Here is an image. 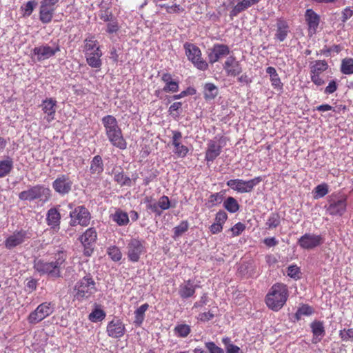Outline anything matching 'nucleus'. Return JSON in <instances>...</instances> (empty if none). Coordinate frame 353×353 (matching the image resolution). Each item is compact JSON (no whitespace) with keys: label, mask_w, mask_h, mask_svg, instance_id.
Here are the masks:
<instances>
[{"label":"nucleus","mask_w":353,"mask_h":353,"mask_svg":"<svg viewBox=\"0 0 353 353\" xmlns=\"http://www.w3.org/2000/svg\"><path fill=\"white\" fill-rule=\"evenodd\" d=\"M101 122L108 139L111 144L120 150L126 149L127 142L123 138L117 119L112 115H106L102 118Z\"/></svg>","instance_id":"obj_1"},{"label":"nucleus","mask_w":353,"mask_h":353,"mask_svg":"<svg viewBox=\"0 0 353 353\" xmlns=\"http://www.w3.org/2000/svg\"><path fill=\"white\" fill-rule=\"evenodd\" d=\"M66 257L61 252L55 256L54 261H46L43 259H35L34 261V269L41 275H47L48 277L55 279L60 278L61 269L65 262Z\"/></svg>","instance_id":"obj_2"},{"label":"nucleus","mask_w":353,"mask_h":353,"mask_svg":"<svg viewBox=\"0 0 353 353\" xmlns=\"http://www.w3.org/2000/svg\"><path fill=\"white\" fill-rule=\"evenodd\" d=\"M288 298V290L283 283L274 284L265 296V303L272 310L277 312L285 304Z\"/></svg>","instance_id":"obj_3"},{"label":"nucleus","mask_w":353,"mask_h":353,"mask_svg":"<svg viewBox=\"0 0 353 353\" xmlns=\"http://www.w3.org/2000/svg\"><path fill=\"white\" fill-rule=\"evenodd\" d=\"M97 291L96 282L90 274L77 281L73 288L74 299L79 301L88 300Z\"/></svg>","instance_id":"obj_4"},{"label":"nucleus","mask_w":353,"mask_h":353,"mask_svg":"<svg viewBox=\"0 0 353 353\" xmlns=\"http://www.w3.org/2000/svg\"><path fill=\"white\" fill-rule=\"evenodd\" d=\"M52 196L51 190L49 188L42 184L35 185H28V189L21 192L19 194V199L23 201H33L39 200L42 202H47Z\"/></svg>","instance_id":"obj_5"},{"label":"nucleus","mask_w":353,"mask_h":353,"mask_svg":"<svg viewBox=\"0 0 353 353\" xmlns=\"http://www.w3.org/2000/svg\"><path fill=\"white\" fill-rule=\"evenodd\" d=\"M347 198L345 195L332 194L327 197L324 208L332 216H342L347 211Z\"/></svg>","instance_id":"obj_6"},{"label":"nucleus","mask_w":353,"mask_h":353,"mask_svg":"<svg viewBox=\"0 0 353 353\" xmlns=\"http://www.w3.org/2000/svg\"><path fill=\"white\" fill-rule=\"evenodd\" d=\"M68 206L69 209L72 210L69 214L70 218V226L75 227L79 225L86 227L90 224L91 214L87 208L84 205H78L73 209L72 203H69Z\"/></svg>","instance_id":"obj_7"},{"label":"nucleus","mask_w":353,"mask_h":353,"mask_svg":"<svg viewBox=\"0 0 353 353\" xmlns=\"http://www.w3.org/2000/svg\"><path fill=\"white\" fill-rule=\"evenodd\" d=\"M185 55L188 59L195 68L201 71L208 68V63L202 58L200 48L194 43L186 42L183 44Z\"/></svg>","instance_id":"obj_8"},{"label":"nucleus","mask_w":353,"mask_h":353,"mask_svg":"<svg viewBox=\"0 0 353 353\" xmlns=\"http://www.w3.org/2000/svg\"><path fill=\"white\" fill-rule=\"evenodd\" d=\"M79 240L83 246V254L85 256H91L96 248L97 232L94 228H88L79 237Z\"/></svg>","instance_id":"obj_9"},{"label":"nucleus","mask_w":353,"mask_h":353,"mask_svg":"<svg viewBox=\"0 0 353 353\" xmlns=\"http://www.w3.org/2000/svg\"><path fill=\"white\" fill-rule=\"evenodd\" d=\"M262 181L261 176H257L250 180L245 181L243 179H230L227 181L226 184L233 190L239 193L251 192L254 188Z\"/></svg>","instance_id":"obj_10"},{"label":"nucleus","mask_w":353,"mask_h":353,"mask_svg":"<svg viewBox=\"0 0 353 353\" xmlns=\"http://www.w3.org/2000/svg\"><path fill=\"white\" fill-rule=\"evenodd\" d=\"M145 241L138 238H132L127 244V256L130 261L136 263L146 252Z\"/></svg>","instance_id":"obj_11"},{"label":"nucleus","mask_w":353,"mask_h":353,"mask_svg":"<svg viewBox=\"0 0 353 353\" xmlns=\"http://www.w3.org/2000/svg\"><path fill=\"white\" fill-rule=\"evenodd\" d=\"M73 181L69 174H61L52 181L54 191L61 196L68 194L72 189Z\"/></svg>","instance_id":"obj_12"},{"label":"nucleus","mask_w":353,"mask_h":353,"mask_svg":"<svg viewBox=\"0 0 353 353\" xmlns=\"http://www.w3.org/2000/svg\"><path fill=\"white\" fill-rule=\"evenodd\" d=\"M54 312V305L50 302H44L39 305L28 316L30 324H37L52 314Z\"/></svg>","instance_id":"obj_13"},{"label":"nucleus","mask_w":353,"mask_h":353,"mask_svg":"<svg viewBox=\"0 0 353 353\" xmlns=\"http://www.w3.org/2000/svg\"><path fill=\"white\" fill-rule=\"evenodd\" d=\"M216 139L217 137L213 140H210L207 143L205 160L208 164L210 162H213L220 155L222 148L225 144V139L223 137H220L218 141L216 140Z\"/></svg>","instance_id":"obj_14"},{"label":"nucleus","mask_w":353,"mask_h":353,"mask_svg":"<svg viewBox=\"0 0 353 353\" xmlns=\"http://www.w3.org/2000/svg\"><path fill=\"white\" fill-rule=\"evenodd\" d=\"M60 51V46L58 43H54L52 46L48 44H42L35 47L32 50V55L37 57L38 61L48 59Z\"/></svg>","instance_id":"obj_15"},{"label":"nucleus","mask_w":353,"mask_h":353,"mask_svg":"<svg viewBox=\"0 0 353 353\" xmlns=\"http://www.w3.org/2000/svg\"><path fill=\"white\" fill-rule=\"evenodd\" d=\"M30 237L31 234L28 230L23 229L16 230L6 239L4 245L7 249L11 250L22 244L26 239Z\"/></svg>","instance_id":"obj_16"},{"label":"nucleus","mask_w":353,"mask_h":353,"mask_svg":"<svg viewBox=\"0 0 353 353\" xmlns=\"http://www.w3.org/2000/svg\"><path fill=\"white\" fill-rule=\"evenodd\" d=\"M323 243V239L321 235L306 233L301 236L298 240V244L305 250H312Z\"/></svg>","instance_id":"obj_17"},{"label":"nucleus","mask_w":353,"mask_h":353,"mask_svg":"<svg viewBox=\"0 0 353 353\" xmlns=\"http://www.w3.org/2000/svg\"><path fill=\"white\" fill-rule=\"evenodd\" d=\"M125 332V324L119 319H113L107 325L106 332L110 337L120 339L124 336Z\"/></svg>","instance_id":"obj_18"},{"label":"nucleus","mask_w":353,"mask_h":353,"mask_svg":"<svg viewBox=\"0 0 353 353\" xmlns=\"http://www.w3.org/2000/svg\"><path fill=\"white\" fill-rule=\"evenodd\" d=\"M230 52V48L227 45L215 43L208 54L209 61L210 63L213 64L217 62L220 59L228 55Z\"/></svg>","instance_id":"obj_19"},{"label":"nucleus","mask_w":353,"mask_h":353,"mask_svg":"<svg viewBox=\"0 0 353 353\" xmlns=\"http://www.w3.org/2000/svg\"><path fill=\"white\" fill-rule=\"evenodd\" d=\"M57 101L53 98L46 99L42 101L41 107L43 113L46 114L44 119L48 123L54 119L56 113Z\"/></svg>","instance_id":"obj_20"},{"label":"nucleus","mask_w":353,"mask_h":353,"mask_svg":"<svg viewBox=\"0 0 353 353\" xmlns=\"http://www.w3.org/2000/svg\"><path fill=\"white\" fill-rule=\"evenodd\" d=\"M223 69L228 76L236 77L242 72L240 63L234 56L228 57L223 64Z\"/></svg>","instance_id":"obj_21"},{"label":"nucleus","mask_w":353,"mask_h":353,"mask_svg":"<svg viewBox=\"0 0 353 353\" xmlns=\"http://www.w3.org/2000/svg\"><path fill=\"white\" fill-rule=\"evenodd\" d=\"M197 287L198 285L194 283L193 280L184 281L179 285V294L183 299L190 298L194 295Z\"/></svg>","instance_id":"obj_22"},{"label":"nucleus","mask_w":353,"mask_h":353,"mask_svg":"<svg viewBox=\"0 0 353 353\" xmlns=\"http://www.w3.org/2000/svg\"><path fill=\"white\" fill-rule=\"evenodd\" d=\"M46 220L51 229L55 231L60 229L61 214L56 208H51L48 210Z\"/></svg>","instance_id":"obj_23"},{"label":"nucleus","mask_w":353,"mask_h":353,"mask_svg":"<svg viewBox=\"0 0 353 353\" xmlns=\"http://www.w3.org/2000/svg\"><path fill=\"white\" fill-rule=\"evenodd\" d=\"M312 332L313 334L312 343L316 344L322 340L325 334V327L323 323L320 321H314L310 324Z\"/></svg>","instance_id":"obj_24"},{"label":"nucleus","mask_w":353,"mask_h":353,"mask_svg":"<svg viewBox=\"0 0 353 353\" xmlns=\"http://www.w3.org/2000/svg\"><path fill=\"white\" fill-rule=\"evenodd\" d=\"M56 8H52L41 1L39 8V19L43 23H49L55 12Z\"/></svg>","instance_id":"obj_25"},{"label":"nucleus","mask_w":353,"mask_h":353,"mask_svg":"<svg viewBox=\"0 0 353 353\" xmlns=\"http://www.w3.org/2000/svg\"><path fill=\"white\" fill-rule=\"evenodd\" d=\"M101 56L102 52L100 47L96 48L92 52L85 54L87 63L92 68H100L102 65Z\"/></svg>","instance_id":"obj_26"},{"label":"nucleus","mask_w":353,"mask_h":353,"mask_svg":"<svg viewBox=\"0 0 353 353\" xmlns=\"http://www.w3.org/2000/svg\"><path fill=\"white\" fill-rule=\"evenodd\" d=\"M289 32V26L287 21L283 19H279L276 22L275 39L281 42L283 41L287 38Z\"/></svg>","instance_id":"obj_27"},{"label":"nucleus","mask_w":353,"mask_h":353,"mask_svg":"<svg viewBox=\"0 0 353 353\" xmlns=\"http://www.w3.org/2000/svg\"><path fill=\"white\" fill-rule=\"evenodd\" d=\"M305 17L309 27V30L315 32L320 21L319 14H317L312 9H307Z\"/></svg>","instance_id":"obj_28"},{"label":"nucleus","mask_w":353,"mask_h":353,"mask_svg":"<svg viewBox=\"0 0 353 353\" xmlns=\"http://www.w3.org/2000/svg\"><path fill=\"white\" fill-rule=\"evenodd\" d=\"M110 218L119 226L127 225L130 221L128 213L119 208L116 209L115 212L110 215Z\"/></svg>","instance_id":"obj_29"},{"label":"nucleus","mask_w":353,"mask_h":353,"mask_svg":"<svg viewBox=\"0 0 353 353\" xmlns=\"http://www.w3.org/2000/svg\"><path fill=\"white\" fill-rule=\"evenodd\" d=\"M14 167L13 159L7 156L4 159L0 161V178H3L8 175Z\"/></svg>","instance_id":"obj_30"},{"label":"nucleus","mask_w":353,"mask_h":353,"mask_svg":"<svg viewBox=\"0 0 353 353\" xmlns=\"http://www.w3.org/2000/svg\"><path fill=\"white\" fill-rule=\"evenodd\" d=\"M90 170L92 174H101L104 170V165L100 155L94 156L91 162Z\"/></svg>","instance_id":"obj_31"},{"label":"nucleus","mask_w":353,"mask_h":353,"mask_svg":"<svg viewBox=\"0 0 353 353\" xmlns=\"http://www.w3.org/2000/svg\"><path fill=\"white\" fill-rule=\"evenodd\" d=\"M219 94L218 88L212 83H206L203 87V97L206 101L213 100Z\"/></svg>","instance_id":"obj_32"},{"label":"nucleus","mask_w":353,"mask_h":353,"mask_svg":"<svg viewBox=\"0 0 353 353\" xmlns=\"http://www.w3.org/2000/svg\"><path fill=\"white\" fill-rule=\"evenodd\" d=\"M310 74H321L328 68V64L325 60H316L310 63Z\"/></svg>","instance_id":"obj_33"},{"label":"nucleus","mask_w":353,"mask_h":353,"mask_svg":"<svg viewBox=\"0 0 353 353\" xmlns=\"http://www.w3.org/2000/svg\"><path fill=\"white\" fill-rule=\"evenodd\" d=\"M149 305L144 303L134 311V323L136 326H141L145 319V313L148 310Z\"/></svg>","instance_id":"obj_34"},{"label":"nucleus","mask_w":353,"mask_h":353,"mask_svg":"<svg viewBox=\"0 0 353 353\" xmlns=\"http://www.w3.org/2000/svg\"><path fill=\"white\" fill-rule=\"evenodd\" d=\"M224 208L230 213H235L239 210V204L232 196L228 197L223 202Z\"/></svg>","instance_id":"obj_35"},{"label":"nucleus","mask_w":353,"mask_h":353,"mask_svg":"<svg viewBox=\"0 0 353 353\" xmlns=\"http://www.w3.org/2000/svg\"><path fill=\"white\" fill-rule=\"evenodd\" d=\"M174 334L180 338L187 337L191 332V327L189 325L181 323L176 325L174 328Z\"/></svg>","instance_id":"obj_36"},{"label":"nucleus","mask_w":353,"mask_h":353,"mask_svg":"<svg viewBox=\"0 0 353 353\" xmlns=\"http://www.w3.org/2000/svg\"><path fill=\"white\" fill-rule=\"evenodd\" d=\"M328 192L329 185L325 183H322L314 188L312 192L313 198L314 199H321L327 194Z\"/></svg>","instance_id":"obj_37"},{"label":"nucleus","mask_w":353,"mask_h":353,"mask_svg":"<svg viewBox=\"0 0 353 353\" xmlns=\"http://www.w3.org/2000/svg\"><path fill=\"white\" fill-rule=\"evenodd\" d=\"M281 223V216L277 212H272L268 216L265 225L270 230L277 228Z\"/></svg>","instance_id":"obj_38"},{"label":"nucleus","mask_w":353,"mask_h":353,"mask_svg":"<svg viewBox=\"0 0 353 353\" xmlns=\"http://www.w3.org/2000/svg\"><path fill=\"white\" fill-rule=\"evenodd\" d=\"M174 147L173 152L179 158H184L186 157L189 152V149L187 146L182 145L181 141L172 143Z\"/></svg>","instance_id":"obj_39"},{"label":"nucleus","mask_w":353,"mask_h":353,"mask_svg":"<svg viewBox=\"0 0 353 353\" xmlns=\"http://www.w3.org/2000/svg\"><path fill=\"white\" fill-rule=\"evenodd\" d=\"M341 72L344 74H353V59L345 58L341 61Z\"/></svg>","instance_id":"obj_40"},{"label":"nucleus","mask_w":353,"mask_h":353,"mask_svg":"<svg viewBox=\"0 0 353 353\" xmlns=\"http://www.w3.org/2000/svg\"><path fill=\"white\" fill-rule=\"evenodd\" d=\"M189 228V223L187 221H182L179 225L173 228L174 234L172 238L174 239H178L183 233L188 231Z\"/></svg>","instance_id":"obj_41"},{"label":"nucleus","mask_w":353,"mask_h":353,"mask_svg":"<svg viewBox=\"0 0 353 353\" xmlns=\"http://www.w3.org/2000/svg\"><path fill=\"white\" fill-rule=\"evenodd\" d=\"M105 312L100 308H94L89 314L88 319L90 321L96 323L101 321L105 318Z\"/></svg>","instance_id":"obj_42"},{"label":"nucleus","mask_w":353,"mask_h":353,"mask_svg":"<svg viewBox=\"0 0 353 353\" xmlns=\"http://www.w3.org/2000/svg\"><path fill=\"white\" fill-rule=\"evenodd\" d=\"M114 179L121 186H131V179L125 176L123 172L115 173L114 176Z\"/></svg>","instance_id":"obj_43"},{"label":"nucleus","mask_w":353,"mask_h":353,"mask_svg":"<svg viewBox=\"0 0 353 353\" xmlns=\"http://www.w3.org/2000/svg\"><path fill=\"white\" fill-rule=\"evenodd\" d=\"M107 254L115 262L119 261L122 258V253L120 249L115 245L109 247L107 250Z\"/></svg>","instance_id":"obj_44"},{"label":"nucleus","mask_w":353,"mask_h":353,"mask_svg":"<svg viewBox=\"0 0 353 353\" xmlns=\"http://www.w3.org/2000/svg\"><path fill=\"white\" fill-rule=\"evenodd\" d=\"M314 309L308 305H303L300 307L296 314L295 317L296 320L301 319L302 316H310L314 313Z\"/></svg>","instance_id":"obj_45"},{"label":"nucleus","mask_w":353,"mask_h":353,"mask_svg":"<svg viewBox=\"0 0 353 353\" xmlns=\"http://www.w3.org/2000/svg\"><path fill=\"white\" fill-rule=\"evenodd\" d=\"M37 3L35 1H29L26 4L21 7V10L23 12V17H30L34 8H36Z\"/></svg>","instance_id":"obj_46"},{"label":"nucleus","mask_w":353,"mask_h":353,"mask_svg":"<svg viewBox=\"0 0 353 353\" xmlns=\"http://www.w3.org/2000/svg\"><path fill=\"white\" fill-rule=\"evenodd\" d=\"M339 335L343 341L353 342V328L341 330Z\"/></svg>","instance_id":"obj_47"},{"label":"nucleus","mask_w":353,"mask_h":353,"mask_svg":"<svg viewBox=\"0 0 353 353\" xmlns=\"http://www.w3.org/2000/svg\"><path fill=\"white\" fill-rule=\"evenodd\" d=\"M224 199V193L223 192H216L212 194L210 197L208 202L212 206L220 204Z\"/></svg>","instance_id":"obj_48"},{"label":"nucleus","mask_w":353,"mask_h":353,"mask_svg":"<svg viewBox=\"0 0 353 353\" xmlns=\"http://www.w3.org/2000/svg\"><path fill=\"white\" fill-rule=\"evenodd\" d=\"M204 345L208 353H224L223 349L212 341H205Z\"/></svg>","instance_id":"obj_49"},{"label":"nucleus","mask_w":353,"mask_h":353,"mask_svg":"<svg viewBox=\"0 0 353 353\" xmlns=\"http://www.w3.org/2000/svg\"><path fill=\"white\" fill-rule=\"evenodd\" d=\"M157 203L161 211L168 210L171 207L170 199L165 195L161 196Z\"/></svg>","instance_id":"obj_50"},{"label":"nucleus","mask_w":353,"mask_h":353,"mask_svg":"<svg viewBox=\"0 0 353 353\" xmlns=\"http://www.w3.org/2000/svg\"><path fill=\"white\" fill-rule=\"evenodd\" d=\"M338 81L336 79L331 80L328 85L324 89V94H331L336 91L338 89Z\"/></svg>","instance_id":"obj_51"},{"label":"nucleus","mask_w":353,"mask_h":353,"mask_svg":"<svg viewBox=\"0 0 353 353\" xmlns=\"http://www.w3.org/2000/svg\"><path fill=\"white\" fill-rule=\"evenodd\" d=\"M287 274L290 277L297 279L299 278V268L296 265H290L288 268Z\"/></svg>","instance_id":"obj_52"},{"label":"nucleus","mask_w":353,"mask_h":353,"mask_svg":"<svg viewBox=\"0 0 353 353\" xmlns=\"http://www.w3.org/2000/svg\"><path fill=\"white\" fill-rule=\"evenodd\" d=\"M182 103L181 102H174L173 103L169 108L168 112L170 114L174 115V112H176V114L175 117H178L179 114L182 111Z\"/></svg>","instance_id":"obj_53"},{"label":"nucleus","mask_w":353,"mask_h":353,"mask_svg":"<svg viewBox=\"0 0 353 353\" xmlns=\"http://www.w3.org/2000/svg\"><path fill=\"white\" fill-rule=\"evenodd\" d=\"M227 219V213L223 210H219L216 214L214 222L223 226Z\"/></svg>","instance_id":"obj_54"},{"label":"nucleus","mask_w":353,"mask_h":353,"mask_svg":"<svg viewBox=\"0 0 353 353\" xmlns=\"http://www.w3.org/2000/svg\"><path fill=\"white\" fill-rule=\"evenodd\" d=\"M179 88L178 82L173 81L165 84L163 90L165 92H176L179 90Z\"/></svg>","instance_id":"obj_55"},{"label":"nucleus","mask_w":353,"mask_h":353,"mask_svg":"<svg viewBox=\"0 0 353 353\" xmlns=\"http://www.w3.org/2000/svg\"><path fill=\"white\" fill-rule=\"evenodd\" d=\"M99 17L104 22H109L113 20V14L108 9L101 10Z\"/></svg>","instance_id":"obj_56"},{"label":"nucleus","mask_w":353,"mask_h":353,"mask_svg":"<svg viewBox=\"0 0 353 353\" xmlns=\"http://www.w3.org/2000/svg\"><path fill=\"white\" fill-rule=\"evenodd\" d=\"M119 29V26L116 20L110 21L107 24V32L112 34L117 32Z\"/></svg>","instance_id":"obj_57"},{"label":"nucleus","mask_w":353,"mask_h":353,"mask_svg":"<svg viewBox=\"0 0 353 353\" xmlns=\"http://www.w3.org/2000/svg\"><path fill=\"white\" fill-rule=\"evenodd\" d=\"M270 81L272 87L275 89L281 90L283 88V83L281 81V79L279 74L274 75L270 77Z\"/></svg>","instance_id":"obj_58"},{"label":"nucleus","mask_w":353,"mask_h":353,"mask_svg":"<svg viewBox=\"0 0 353 353\" xmlns=\"http://www.w3.org/2000/svg\"><path fill=\"white\" fill-rule=\"evenodd\" d=\"M214 317V314L211 312L208 311L206 312H202L199 314L198 316V319L201 322H207L211 319H212Z\"/></svg>","instance_id":"obj_59"},{"label":"nucleus","mask_w":353,"mask_h":353,"mask_svg":"<svg viewBox=\"0 0 353 353\" xmlns=\"http://www.w3.org/2000/svg\"><path fill=\"white\" fill-rule=\"evenodd\" d=\"M245 229V226L243 223L239 222L236 223L232 228L231 231L234 236L239 235Z\"/></svg>","instance_id":"obj_60"},{"label":"nucleus","mask_w":353,"mask_h":353,"mask_svg":"<svg viewBox=\"0 0 353 353\" xmlns=\"http://www.w3.org/2000/svg\"><path fill=\"white\" fill-rule=\"evenodd\" d=\"M146 208L148 210H151V212L155 213L157 216H161L162 214V211L160 210L157 202L149 203Z\"/></svg>","instance_id":"obj_61"},{"label":"nucleus","mask_w":353,"mask_h":353,"mask_svg":"<svg viewBox=\"0 0 353 353\" xmlns=\"http://www.w3.org/2000/svg\"><path fill=\"white\" fill-rule=\"evenodd\" d=\"M310 79L312 82L317 86H321L325 84V81L321 77V74H310Z\"/></svg>","instance_id":"obj_62"},{"label":"nucleus","mask_w":353,"mask_h":353,"mask_svg":"<svg viewBox=\"0 0 353 353\" xmlns=\"http://www.w3.org/2000/svg\"><path fill=\"white\" fill-rule=\"evenodd\" d=\"M166 11L168 13H180L183 12L184 9L180 5L174 4L171 6H167Z\"/></svg>","instance_id":"obj_63"},{"label":"nucleus","mask_w":353,"mask_h":353,"mask_svg":"<svg viewBox=\"0 0 353 353\" xmlns=\"http://www.w3.org/2000/svg\"><path fill=\"white\" fill-rule=\"evenodd\" d=\"M263 243L268 248H272L279 244V241L275 237H268L263 239Z\"/></svg>","instance_id":"obj_64"}]
</instances>
